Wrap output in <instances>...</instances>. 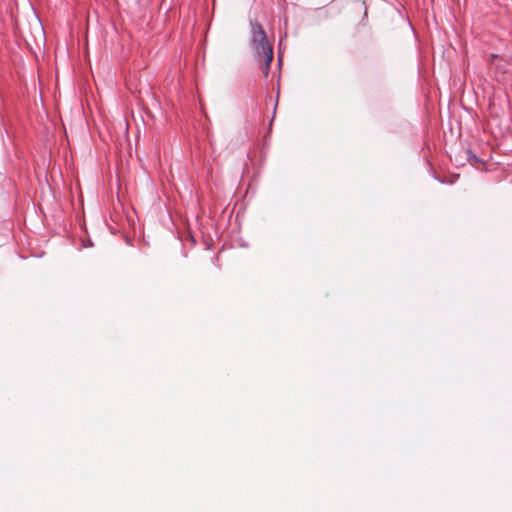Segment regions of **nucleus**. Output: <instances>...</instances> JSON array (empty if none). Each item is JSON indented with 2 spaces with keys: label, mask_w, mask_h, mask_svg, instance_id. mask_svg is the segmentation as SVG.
Returning a JSON list of instances; mask_svg holds the SVG:
<instances>
[{
  "label": "nucleus",
  "mask_w": 512,
  "mask_h": 512,
  "mask_svg": "<svg viewBox=\"0 0 512 512\" xmlns=\"http://www.w3.org/2000/svg\"><path fill=\"white\" fill-rule=\"evenodd\" d=\"M251 44L254 57L258 62L264 77H268L273 60V48L263 26L258 21H250Z\"/></svg>",
  "instance_id": "obj_1"
},
{
  "label": "nucleus",
  "mask_w": 512,
  "mask_h": 512,
  "mask_svg": "<svg viewBox=\"0 0 512 512\" xmlns=\"http://www.w3.org/2000/svg\"><path fill=\"white\" fill-rule=\"evenodd\" d=\"M465 155H466V159L471 162L473 161L474 163H481L482 160L475 154L473 153V151L471 149H466L465 151Z\"/></svg>",
  "instance_id": "obj_2"
},
{
  "label": "nucleus",
  "mask_w": 512,
  "mask_h": 512,
  "mask_svg": "<svg viewBox=\"0 0 512 512\" xmlns=\"http://www.w3.org/2000/svg\"><path fill=\"white\" fill-rule=\"evenodd\" d=\"M277 105H278V97L276 98L275 103H274L273 116H275L276 109H277ZM273 118H274V117H272V119H273Z\"/></svg>",
  "instance_id": "obj_3"
},
{
  "label": "nucleus",
  "mask_w": 512,
  "mask_h": 512,
  "mask_svg": "<svg viewBox=\"0 0 512 512\" xmlns=\"http://www.w3.org/2000/svg\"><path fill=\"white\" fill-rule=\"evenodd\" d=\"M497 57H498V55H496V54H492V58H493V59H496Z\"/></svg>",
  "instance_id": "obj_4"
}]
</instances>
